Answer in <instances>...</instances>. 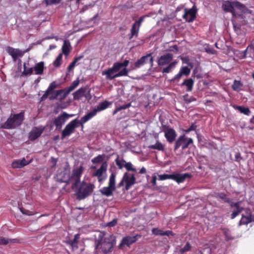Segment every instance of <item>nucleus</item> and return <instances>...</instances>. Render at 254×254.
<instances>
[{"mask_svg":"<svg viewBox=\"0 0 254 254\" xmlns=\"http://www.w3.org/2000/svg\"><path fill=\"white\" fill-rule=\"evenodd\" d=\"M107 163L104 162L102 163L100 167L97 170V171L93 174V177H97L99 182L101 183L104 180L105 177H103L102 175L103 172H106L107 168Z\"/></svg>","mask_w":254,"mask_h":254,"instance_id":"18","label":"nucleus"},{"mask_svg":"<svg viewBox=\"0 0 254 254\" xmlns=\"http://www.w3.org/2000/svg\"><path fill=\"white\" fill-rule=\"evenodd\" d=\"M194 85V80L192 78H188L185 79L181 84V86H186L187 87L186 91L187 92H191L193 89Z\"/></svg>","mask_w":254,"mask_h":254,"instance_id":"22","label":"nucleus"},{"mask_svg":"<svg viewBox=\"0 0 254 254\" xmlns=\"http://www.w3.org/2000/svg\"><path fill=\"white\" fill-rule=\"evenodd\" d=\"M176 61L172 62L169 64H168V66L163 68L162 72V73H168L171 72L172 69H173L177 64Z\"/></svg>","mask_w":254,"mask_h":254,"instance_id":"35","label":"nucleus"},{"mask_svg":"<svg viewBox=\"0 0 254 254\" xmlns=\"http://www.w3.org/2000/svg\"><path fill=\"white\" fill-rule=\"evenodd\" d=\"M73 115H69L66 112H63L58 117L56 118L53 121V124L56 126L57 129H61L63 126L65 124L66 120Z\"/></svg>","mask_w":254,"mask_h":254,"instance_id":"10","label":"nucleus"},{"mask_svg":"<svg viewBox=\"0 0 254 254\" xmlns=\"http://www.w3.org/2000/svg\"><path fill=\"white\" fill-rule=\"evenodd\" d=\"M115 161L119 169H121L123 167H125V163H126V161L125 160H119V158H117Z\"/></svg>","mask_w":254,"mask_h":254,"instance_id":"51","label":"nucleus"},{"mask_svg":"<svg viewBox=\"0 0 254 254\" xmlns=\"http://www.w3.org/2000/svg\"><path fill=\"white\" fill-rule=\"evenodd\" d=\"M129 63V60H127L122 63L116 62L112 67L103 71L102 75H105L106 79L110 80L121 76H128L129 71L126 67Z\"/></svg>","mask_w":254,"mask_h":254,"instance_id":"3","label":"nucleus"},{"mask_svg":"<svg viewBox=\"0 0 254 254\" xmlns=\"http://www.w3.org/2000/svg\"><path fill=\"white\" fill-rule=\"evenodd\" d=\"M8 243V241L7 239L0 237V245H6Z\"/></svg>","mask_w":254,"mask_h":254,"instance_id":"62","label":"nucleus"},{"mask_svg":"<svg viewBox=\"0 0 254 254\" xmlns=\"http://www.w3.org/2000/svg\"><path fill=\"white\" fill-rule=\"evenodd\" d=\"M51 93V92L50 91H49L48 89H47L45 93L43 95V96L41 97L42 100H45L46 99H47L48 98L49 95Z\"/></svg>","mask_w":254,"mask_h":254,"instance_id":"63","label":"nucleus"},{"mask_svg":"<svg viewBox=\"0 0 254 254\" xmlns=\"http://www.w3.org/2000/svg\"><path fill=\"white\" fill-rule=\"evenodd\" d=\"M44 130V128L34 127L30 132L29 138L31 141H34L41 136Z\"/></svg>","mask_w":254,"mask_h":254,"instance_id":"19","label":"nucleus"},{"mask_svg":"<svg viewBox=\"0 0 254 254\" xmlns=\"http://www.w3.org/2000/svg\"><path fill=\"white\" fill-rule=\"evenodd\" d=\"M183 75L188 76L190 72V69L188 66H183L179 71Z\"/></svg>","mask_w":254,"mask_h":254,"instance_id":"47","label":"nucleus"},{"mask_svg":"<svg viewBox=\"0 0 254 254\" xmlns=\"http://www.w3.org/2000/svg\"><path fill=\"white\" fill-rule=\"evenodd\" d=\"M216 198H219L222 200L224 202H230V198L227 197V194L224 192H218L215 194Z\"/></svg>","mask_w":254,"mask_h":254,"instance_id":"37","label":"nucleus"},{"mask_svg":"<svg viewBox=\"0 0 254 254\" xmlns=\"http://www.w3.org/2000/svg\"><path fill=\"white\" fill-rule=\"evenodd\" d=\"M146 16V15H144L140 17L139 19L135 21L133 23L135 24L136 25H137L138 27L140 28L142 23L144 20V18Z\"/></svg>","mask_w":254,"mask_h":254,"instance_id":"54","label":"nucleus"},{"mask_svg":"<svg viewBox=\"0 0 254 254\" xmlns=\"http://www.w3.org/2000/svg\"><path fill=\"white\" fill-rule=\"evenodd\" d=\"M152 234L155 235H159V236H174V234L172 231L168 230L166 231H164L161 229H159L157 228H154L152 229Z\"/></svg>","mask_w":254,"mask_h":254,"instance_id":"21","label":"nucleus"},{"mask_svg":"<svg viewBox=\"0 0 254 254\" xmlns=\"http://www.w3.org/2000/svg\"><path fill=\"white\" fill-rule=\"evenodd\" d=\"M63 54H60L53 63L55 67H59L61 65L62 61Z\"/></svg>","mask_w":254,"mask_h":254,"instance_id":"44","label":"nucleus"},{"mask_svg":"<svg viewBox=\"0 0 254 254\" xmlns=\"http://www.w3.org/2000/svg\"><path fill=\"white\" fill-rule=\"evenodd\" d=\"M183 18L188 22H192L196 17V10L192 8L189 9L185 8Z\"/></svg>","mask_w":254,"mask_h":254,"instance_id":"15","label":"nucleus"},{"mask_svg":"<svg viewBox=\"0 0 254 254\" xmlns=\"http://www.w3.org/2000/svg\"><path fill=\"white\" fill-rule=\"evenodd\" d=\"M110 104V102L107 101H105L100 103L99 105L94 109L96 111L97 113L98 112L107 109Z\"/></svg>","mask_w":254,"mask_h":254,"instance_id":"32","label":"nucleus"},{"mask_svg":"<svg viewBox=\"0 0 254 254\" xmlns=\"http://www.w3.org/2000/svg\"><path fill=\"white\" fill-rule=\"evenodd\" d=\"M80 238V235L77 234L74 235V239L72 240H69L67 242V244L69 245L72 249L78 248V242Z\"/></svg>","mask_w":254,"mask_h":254,"instance_id":"31","label":"nucleus"},{"mask_svg":"<svg viewBox=\"0 0 254 254\" xmlns=\"http://www.w3.org/2000/svg\"><path fill=\"white\" fill-rule=\"evenodd\" d=\"M108 186L110 187H112L114 188L116 190V174L114 173H112L110 176L109 182L108 183Z\"/></svg>","mask_w":254,"mask_h":254,"instance_id":"41","label":"nucleus"},{"mask_svg":"<svg viewBox=\"0 0 254 254\" xmlns=\"http://www.w3.org/2000/svg\"><path fill=\"white\" fill-rule=\"evenodd\" d=\"M24 70L23 71V74L25 75H30L33 73V68L30 67V68H27L25 65V64H24V67H23Z\"/></svg>","mask_w":254,"mask_h":254,"instance_id":"46","label":"nucleus"},{"mask_svg":"<svg viewBox=\"0 0 254 254\" xmlns=\"http://www.w3.org/2000/svg\"><path fill=\"white\" fill-rule=\"evenodd\" d=\"M24 120V112H21L18 114H11L6 122L0 124V127L6 129H14L20 126Z\"/></svg>","mask_w":254,"mask_h":254,"instance_id":"4","label":"nucleus"},{"mask_svg":"<svg viewBox=\"0 0 254 254\" xmlns=\"http://www.w3.org/2000/svg\"><path fill=\"white\" fill-rule=\"evenodd\" d=\"M35 74L41 75L43 73L44 69V63L40 62L36 64L33 68Z\"/></svg>","mask_w":254,"mask_h":254,"instance_id":"27","label":"nucleus"},{"mask_svg":"<svg viewBox=\"0 0 254 254\" xmlns=\"http://www.w3.org/2000/svg\"><path fill=\"white\" fill-rule=\"evenodd\" d=\"M71 49V47L69 41L67 40H64L62 46V54L67 56L69 54Z\"/></svg>","mask_w":254,"mask_h":254,"instance_id":"29","label":"nucleus"},{"mask_svg":"<svg viewBox=\"0 0 254 254\" xmlns=\"http://www.w3.org/2000/svg\"><path fill=\"white\" fill-rule=\"evenodd\" d=\"M153 58L152 57V54L150 53L145 56H142L140 59H138L135 63L134 66L135 68H139L141 66L149 63L150 67H152L153 65Z\"/></svg>","mask_w":254,"mask_h":254,"instance_id":"11","label":"nucleus"},{"mask_svg":"<svg viewBox=\"0 0 254 254\" xmlns=\"http://www.w3.org/2000/svg\"><path fill=\"white\" fill-rule=\"evenodd\" d=\"M116 244V237L113 235H106L105 231H100L95 240V249L98 253L108 254L113 251Z\"/></svg>","mask_w":254,"mask_h":254,"instance_id":"2","label":"nucleus"},{"mask_svg":"<svg viewBox=\"0 0 254 254\" xmlns=\"http://www.w3.org/2000/svg\"><path fill=\"white\" fill-rule=\"evenodd\" d=\"M162 131L165 133L164 136L169 143H171L174 142L177 136V133L173 128H170L166 125H163Z\"/></svg>","mask_w":254,"mask_h":254,"instance_id":"12","label":"nucleus"},{"mask_svg":"<svg viewBox=\"0 0 254 254\" xmlns=\"http://www.w3.org/2000/svg\"><path fill=\"white\" fill-rule=\"evenodd\" d=\"M105 155H98L92 159L91 161L93 164H97L102 162L104 160Z\"/></svg>","mask_w":254,"mask_h":254,"instance_id":"42","label":"nucleus"},{"mask_svg":"<svg viewBox=\"0 0 254 254\" xmlns=\"http://www.w3.org/2000/svg\"><path fill=\"white\" fill-rule=\"evenodd\" d=\"M191 248V246L189 242H187L184 248L181 249L179 250V254H184V253L190 251V249Z\"/></svg>","mask_w":254,"mask_h":254,"instance_id":"45","label":"nucleus"},{"mask_svg":"<svg viewBox=\"0 0 254 254\" xmlns=\"http://www.w3.org/2000/svg\"><path fill=\"white\" fill-rule=\"evenodd\" d=\"M58 86V85L56 83V81H53L52 82V83H50L49 86L48 87V90L49 91H50L51 92H52V91L54 90L55 89H56V88H57Z\"/></svg>","mask_w":254,"mask_h":254,"instance_id":"56","label":"nucleus"},{"mask_svg":"<svg viewBox=\"0 0 254 254\" xmlns=\"http://www.w3.org/2000/svg\"><path fill=\"white\" fill-rule=\"evenodd\" d=\"M87 88L86 87H81L73 93V99L75 100H79L82 97L85 96Z\"/></svg>","mask_w":254,"mask_h":254,"instance_id":"25","label":"nucleus"},{"mask_svg":"<svg viewBox=\"0 0 254 254\" xmlns=\"http://www.w3.org/2000/svg\"><path fill=\"white\" fill-rule=\"evenodd\" d=\"M83 170L82 166L75 168L73 170L72 175L70 176L69 168L59 169L56 176L57 181L60 183H65L67 185L72 183L71 188L72 189H76L80 182V178Z\"/></svg>","mask_w":254,"mask_h":254,"instance_id":"1","label":"nucleus"},{"mask_svg":"<svg viewBox=\"0 0 254 254\" xmlns=\"http://www.w3.org/2000/svg\"><path fill=\"white\" fill-rule=\"evenodd\" d=\"M235 108L237 109L241 113H243L247 116L250 115L251 113V111L248 108L240 106H236Z\"/></svg>","mask_w":254,"mask_h":254,"instance_id":"39","label":"nucleus"},{"mask_svg":"<svg viewBox=\"0 0 254 254\" xmlns=\"http://www.w3.org/2000/svg\"><path fill=\"white\" fill-rule=\"evenodd\" d=\"M223 233L225 237V240L226 241L232 240L234 239V237L232 236L230 231L227 228H223L222 229Z\"/></svg>","mask_w":254,"mask_h":254,"instance_id":"38","label":"nucleus"},{"mask_svg":"<svg viewBox=\"0 0 254 254\" xmlns=\"http://www.w3.org/2000/svg\"><path fill=\"white\" fill-rule=\"evenodd\" d=\"M184 100L187 103H190L193 101H195L196 100V98L193 97H190V98H188V94H187L183 96Z\"/></svg>","mask_w":254,"mask_h":254,"instance_id":"53","label":"nucleus"},{"mask_svg":"<svg viewBox=\"0 0 254 254\" xmlns=\"http://www.w3.org/2000/svg\"><path fill=\"white\" fill-rule=\"evenodd\" d=\"M173 59V55L171 53H166L158 58L157 64L159 66H162L171 63Z\"/></svg>","mask_w":254,"mask_h":254,"instance_id":"14","label":"nucleus"},{"mask_svg":"<svg viewBox=\"0 0 254 254\" xmlns=\"http://www.w3.org/2000/svg\"><path fill=\"white\" fill-rule=\"evenodd\" d=\"M28 163L25 158H23L22 160H17L13 161L12 163L11 166L13 168H21Z\"/></svg>","mask_w":254,"mask_h":254,"instance_id":"28","label":"nucleus"},{"mask_svg":"<svg viewBox=\"0 0 254 254\" xmlns=\"http://www.w3.org/2000/svg\"><path fill=\"white\" fill-rule=\"evenodd\" d=\"M234 6L237 7L238 8L241 9L242 8H244L245 6L244 5L240 3L239 1H233L231 2L229 0L225 1L222 4V8L223 10L227 12H231L232 15L234 16L235 15V9Z\"/></svg>","mask_w":254,"mask_h":254,"instance_id":"8","label":"nucleus"},{"mask_svg":"<svg viewBox=\"0 0 254 254\" xmlns=\"http://www.w3.org/2000/svg\"><path fill=\"white\" fill-rule=\"evenodd\" d=\"M131 106V103H129L126 104H125L123 106H121L120 107H118L115 109V110L113 111V115H115L117 114L119 111L122 110H125L126 109Z\"/></svg>","mask_w":254,"mask_h":254,"instance_id":"43","label":"nucleus"},{"mask_svg":"<svg viewBox=\"0 0 254 254\" xmlns=\"http://www.w3.org/2000/svg\"><path fill=\"white\" fill-rule=\"evenodd\" d=\"M117 224V219H114L112 221L108 222L107 224V226L114 227Z\"/></svg>","mask_w":254,"mask_h":254,"instance_id":"61","label":"nucleus"},{"mask_svg":"<svg viewBox=\"0 0 254 254\" xmlns=\"http://www.w3.org/2000/svg\"><path fill=\"white\" fill-rule=\"evenodd\" d=\"M95 186L94 185L87 184L83 182L78 188L77 192V198L83 199L90 195L93 191Z\"/></svg>","mask_w":254,"mask_h":254,"instance_id":"5","label":"nucleus"},{"mask_svg":"<svg viewBox=\"0 0 254 254\" xmlns=\"http://www.w3.org/2000/svg\"><path fill=\"white\" fill-rule=\"evenodd\" d=\"M159 180H165L167 179H172L173 178V174L169 175V174H163L158 176Z\"/></svg>","mask_w":254,"mask_h":254,"instance_id":"50","label":"nucleus"},{"mask_svg":"<svg viewBox=\"0 0 254 254\" xmlns=\"http://www.w3.org/2000/svg\"><path fill=\"white\" fill-rule=\"evenodd\" d=\"M6 51L8 54L12 57V59L14 62L17 60L18 58L22 57L24 54V52H22L19 49H14L10 47H7Z\"/></svg>","mask_w":254,"mask_h":254,"instance_id":"17","label":"nucleus"},{"mask_svg":"<svg viewBox=\"0 0 254 254\" xmlns=\"http://www.w3.org/2000/svg\"><path fill=\"white\" fill-rule=\"evenodd\" d=\"M78 121L74 119L64 127L62 133V139L69 136L74 132L75 128L78 127Z\"/></svg>","mask_w":254,"mask_h":254,"instance_id":"9","label":"nucleus"},{"mask_svg":"<svg viewBox=\"0 0 254 254\" xmlns=\"http://www.w3.org/2000/svg\"><path fill=\"white\" fill-rule=\"evenodd\" d=\"M96 114V111L94 109L92 110L91 112L82 117L80 121H78V124L82 126L84 124L94 117Z\"/></svg>","mask_w":254,"mask_h":254,"instance_id":"20","label":"nucleus"},{"mask_svg":"<svg viewBox=\"0 0 254 254\" xmlns=\"http://www.w3.org/2000/svg\"><path fill=\"white\" fill-rule=\"evenodd\" d=\"M169 51L170 52H174L175 53H177L179 51V48L177 45H175L170 47Z\"/></svg>","mask_w":254,"mask_h":254,"instance_id":"60","label":"nucleus"},{"mask_svg":"<svg viewBox=\"0 0 254 254\" xmlns=\"http://www.w3.org/2000/svg\"><path fill=\"white\" fill-rule=\"evenodd\" d=\"M228 203L230 204V205L231 206V207H235L236 209H238V208H243L242 207H241L240 206V202H232V200L230 199V202H228Z\"/></svg>","mask_w":254,"mask_h":254,"instance_id":"58","label":"nucleus"},{"mask_svg":"<svg viewBox=\"0 0 254 254\" xmlns=\"http://www.w3.org/2000/svg\"><path fill=\"white\" fill-rule=\"evenodd\" d=\"M235 160L236 162H240L242 159V157L241 156L240 153L238 152L236 154L235 156Z\"/></svg>","mask_w":254,"mask_h":254,"instance_id":"64","label":"nucleus"},{"mask_svg":"<svg viewBox=\"0 0 254 254\" xmlns=\"http://www.w3.org/2000/svg\"><path fill=\"white\" fill-rule=\"evenodd\" d=\"M190 177V175L188 173L184 174H173V180L176 181L178 183H183L187 178Z\"/></svg>","mask_w":254,"mask_h":254,"instance_id":"24","label":"nucleus"},{"mask_svg":"<svg viewBox=\"0 0 254 254\" xmlns=\"http://www.w3.org/2000/svg\"><path fill=\"white\" fill-rule=\"evenodd\" d=\"M244 210V208H240L238 209H236L234 210L231 214V219H234L237 216H238L243 210Z\"/></svg>","mask_w":254,"mask_h":254,"instance_id":"52","label":"nucleus"},{"mask_svg":"<svg viewBox=\"0 0 254 254\" xmlns=\"http://www.w3.org/2000/svg\"><path fill=\"white\" fill-rule=\"evenodd\" d=\"M253 216L251 213H248L247 215H242L241 219L239 221V225H247L252 221Z\"/></svg>","mask_w":254,"mask_h":254,"instance_id":"23","label":"nucleus"},{"mask_svg":"<svg viewBox=\"0 0 254 254\" xmlns=\"http://www.w3.org/2000/svg\"><path fill=\"white\" fill-rule=\"evenodd\" d=\"M193 143V140L191 138L187 137L185 134L180 135L176 140L174 150H177L181 146L182 150L187 148L189 145Z\"/></svg>","mask_w":254,"mask_h":254,"instance_id":"7","label":"nucleus"},{"mask_svg":"<svg viewBox=\"0 0 254 254\" xmlns=\"http://www.w3.org/2000/svg\"><path fill=\"white\" fill-rule=\"evenodd\" d=\"M197 127V126L194 124H192L190 127L187 129H184L183 131L186 133H189L191 131L195 130Z\"/></svg>","mask_w":254,"mask_h":254,"instance_id":"57","label":"nucleus"},{"mask_svg":"<svg viewBox=\"0 0 254 254\" xmlns=\"http://www.w3.org/2000/svg\"><path fill=\"white\" fill-rule=\"evenodd\" d=\"M83 58V56H80L79 57H75L74 58L73 61L69 64V65L68 66L67 70L68 71H70L76 65V63L82 59Z\"/></svg>","mask_w":254,"mask_h":254,"instance_id":"40","label":"nucleus"},{"mask_svg":"<svg viewBox=\"0 0 254 254\" xmlns=\"http://www.w3.org/2000/svg\"><path fill=\"white\" fill-rule=\"evenodd\" d=\"M183 75V74H182L180 71L179 72V73L176 74L173 78H172L171 79V81L172 82H175V81H179L181 78L182 77Z\"/></svg>","mask_w":254,"mask_h":254,"instance_id":"59","label":"nucleus"},{"mask_svg":"<svg viewBox=\"0 0 254 254\" xmlns=\"http://www.w3.org/2000/svg\"><path fill=\"white\" fill-rule=\"evenodd\" d=\"M79 83V80L78 79L73 81L68 88H65L63 89L57 90L54 96L50 97V99L51 100L55 99H56L58 96L61 95L60 99L61 100H64L67 95L78 85Z\"/></svg>","mask_w":254,"mask_h":254,"instance_id":"6","label":"nucleus"},{"mask_svg":"<svg viewBox=\"0 0 254 254\" xmlns=\"http://www.w3.org/2000/svg\"><path fill=\"white\" fill-rule=\"evenodd\" d=\"M115 190L114 188L110 187V186L104 187L100 190V192L103 195L109 197L113 194V191Z\"/></svg>","mask_w":254,"mask_h":254,"instance_id":"26","label":"nucleus"},{"mask_svg":"<svg viewBox=\"0 0 254 254\" xmlns=\"http://www.w3.org/2000/svg\"><path fill=\"white\" fill-rule=\"evenodd\" d=\"M148 147L150 149H156L159 151H163L165 150L164 145L159 140H157L155 144L149 145Z\"/></svg>","mask_w":254,"mask_h":254,"instance_id":"34","label":"nucleus"},{"mask_svg":"<svg viewBox=\"0 0 254 254\" xmlns=\"http://www.w3.org/2000/svg\"><path fill=\"white\" fill-rule=\"evenodd\" d=\"M249 52L254 53V46L253 44L249 45L245 51L240 52L239 58L240 59L246 58Z\"/></svg>","mask_w":254,"mask_h":254,"instance_id":"33","label":"nucleus"},{"mask_svg":"<svg viewBox=\"0 0 254 254\" xmlns=\"http://www.w3.org/2000/svg\"><path fill=\"white\" fill-rule=\"evenodd\" d=\"M243 86V83L240 80H235L233 84L232 85V88L233 90L239 92L241 90V87Z\"/></svg>","mask_w":254,"mask_h":254,"instance_id":"36","label":"nucleus"},{"mask_svg":"<svg viewBox=\"0 0 254 254\" xmlns=\"http://www.w3.org/2000/svg\"><path fill=\"white\" fill-rule=\"evenodd\" d=\"M140 28L138 27L135 24L133 23L130 29V33L129 34V39L130 40L133 37H137L138 35V33Z\"/></svg>","mask_w":254,"mask_h":254,"instance_id":"30","label":"nucleus"},{"mask_svg":"<svg viewBox=\"0 0 254 254\" xmlns=\"http://www.w3.org/2000/svg\"><path fill=\"white\" fill-rule=\"evenodd\" d=\"M124 181H125V188L126 190H128L131 186L136 183V178L134 174H132L131 176L126 172L123 175Z\"/></svg>","mask_w":254,"mask_h":254,"instance_id":"16","label":"nucleus"},{"mask_svg":"<svg viewBox=\"0 0 254 254\" xmlns=\"http://www.w3.org/2000/svg\"><path fill=\"white\" fill-rule=\"evenodd\" d=\"M141 237V236L139 234H137L134 236H126L122 239L120 244L119 245V248L122 249L123 247L125 245L129 246L130 245L136 242L138 240V239H139Z\"/></svg>","mask_w":254,"mask_h":254,"instance_id":"13","label":"nucleus"},{"mask_svg":"<svg viewBox=\"0 0 254 254\" xmlns=\"http://www.w3.org/2000/svg\"><path fill=\"white\" fill-rule=\"evenodd\" d=\"M125 167L128 171H132L136 172V170L135 168L132 167V165L131 162H126L125 163Z\"/></svg>","mask_w":254,"mask_h":254,"instance_id":"48","label":"nucleus"},{"mask_svg":"<svg viewBox=\"0 0 254 254\" xmlns=\"http://www.w3.org/2000/svg\"><path fill=\"white\" fill-rule=\"evenodd\" d=\"M20 210L22 214H25L27 215L30 216V215H33L34 214V213L33 212H32L29 210H27V209L24 208L23 207L20 208Z\"/></svg>","mask_w":254,"mask_h":254,"instance_id":"55","label":"nucleus"},{"mask_svg":"<svg viewBox=\"0 0 254 254\" xmlns=\"http://www.w3.org/2000/svg\"><path fill=\"white\" fill-rule=\"evenodd\" d=\"M62 0H44L43 2H44L46 5H52V4H57L60 3L61 2Z\"/></svg>","mask_w":254,"mask_h":254,"instance_id":"49","label":"nucleus"}]
</instances>
